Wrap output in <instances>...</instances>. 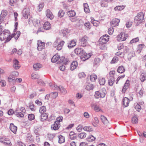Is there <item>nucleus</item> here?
<instances>
[{"mask_svg":"<svg viewBox=\"0 0 146 146\" xmlns=\"http://www.w3.org/2000/svg\"><path fill=\"white\" fill-rule=\"evenodd\" d=\"M15 34H13L10 36L9 31L8 30H4L0 34V40H3L6 39L5 41L8 42L15 35Z\"/></svg>","mask_w":146,"mask_h":146,"instance_id":"f257e3e1","label":"nucleus"},{"mask_svg":"<svg viewBox=\"0 0 146 146\" xmlns=\"http://www.w3.org/2000/svg\"><path fill=\"white\" fill-rule=\"evenodd\" d=\"M144 15L143 12H139L137 13L134 18V23L136 25L138 26L144 21Z\"/></svg>","mask_w":146,"mask_h":146,"instance_id":"f03ea898","label":"nucleus"},{"mask_svg":"<svg viewBox=\"0 0 146 146\" xmlns=\"http://www.w3.org/2000/svg\"><path fill=\"white\" fill-rule=\"evenodd\" d=\"M109 37L108 35H105L100 38L99 39V44L100 45H101L100 46V48L101 49L103 50L105 49L106 46L105 44L109 40Z\"/></svg>","mask_w":146,"mask_h":146,"instance_id":"7ed1b4c3","label":"nucleus"},{"mask_svg":"<svg viewBox=\"0 0 146 146\" xmlns=\"http://www.w3.org/2000/svg\"><path fill=\"white\" fill-rule=\"evenodd\" d=\"M49 85L51 88L54 90H57L58 92H61L64 94H65L67 92L66 89L62 86H58L57 85L54 84H52V83H51L49 84Z\"/></svg>","mask_w":146,"mask_h":146,"instance_id":"20e7f679","label":"nucleus"},{"mask_svg":"<svg viewBox=\"0 0 146 146\" xmlns=\"http://www.w3.org/2000/svg\"><path fill=\"white\" fill-rule=\"evenodd\" d=\"M106 94V89L104 88H102L99 91H97L95 92L94 96L95 98L97 99L100 97L103 98L105 97Z\"/></svg>","mask_w":146,"mask_h":146,"instance_id":"39448f33","label":"nucleus"},{"mask_svg":"<svg viewBox=\"0 0 146 146\" xmlns=\"http://www.w3.org/2000/svg\"><path fill=\"white\" fill-rule=\"evenodd\" d=\"M64 42V41L58 42V40H56L54 42V47L56 48L57 50H60L62 49Z\"/></svg>","mask_w":146,"mask_h":146,"instance_id":"423d86ee","label":"nucleus"},{"mask_svg":"<svg viewBox=\"0 0 146 146\" xmlns=\"http://www.w3.org/2000/svg\"><path fill=\"white\" fill-rule=\"evenodd\" d=\"M88 40V37L86 36H84L79 40V42L81 46L83 47L87 46L88 45L87 44Z\"/></svg>","mask_w":146,"mask_h":146,"instance_id":"0eeeda50","label":"nucleus"},{"mask_svg":"<svg viewBox=\"0 0 146 146\" xmlns=\"http://www.w3.org/2000/svg\"><path fill=\"white\" fill-rule=\"evenodd\" d=\"M30 14V10L29 8H26L23 9L22 12V15L25 19H28V16Z\"/></svg>","mask_w":146,"mask_h":146,"instance_id":"6e6552de","label":"nucleus"},{"mask_svg":"<svg viewBox=\"0 0 146 146\" xmlns=\"http://www.w3.org/2000/svg\"><path fill=\"white\" fill-rule=\"evenodd\" d=\"M37 45L38 46L37 49L38 50L41 51L44 48L45 43L42 42L41 41L38 40Z\"/></svg>","mask_w":146,"mask_h":146,"instance_id":"1a4fd4ad","label":"nucleus"},{"mask_svg":"<svg viewBox=\"0 0 146 146\" xmlns=\"http://www.w3.org/2000/svg\"><path fill=\"white\" fill-rule=\"evenodd\" d=\"M117 37L118 39L121 41H124L127 38V36L126 34L121 33L117 35Z\"/></svg>","mask_w":146,"mask_h":146,"instance_id":"9d476101","label":"nucleus"},{"mask_svg":"<svg viewBox=\"0 0 146 146\" xmlns=\"http://www.w3.org/2000/svg\"><path fill=\"white\" fill-rule=\"evenodd\" d=\"M60 123H58V122L55 121L51 125V129L52 130H57L60 127Z\"/></svg>","mask_w":146,"mask_h":146,"instance_id":"9b49d317","label":"nucleus"},{"mask_svg":"<svg viewBox=\"0 0 146 146\" xmlns=\"http://www.w3.org/2000/svg\"><path fill=\"white\" fill-rule=\"evenodd\" d=\"M0 141L3 143L5 145H11V143L9 139L6 138H1L0 139Z\"/></svg>","mask_w":146,"mask_h":146,"instance_id":"f8f14e48","label":"nucleus"},{"mask_svg":"<svg viewBox=\"0 0 146 146\" xmlns=\"http://www.w3.org/2000/svg\"><path fill=\"white\" fill-rule=\"evenodd\" d=\"M120 22V20L118 19H113L111 22L110 23L112 27H115L118 25L119 23Z\"/></svg>","mask_w":146,"mask_h":146,"instance_id":"ddd939ff","label":"nucleus"},{"mask_svg":"<svg viewBox=\"0 0 146 146\" xmlns=\"http://www.w3.org/2000/svg\"><path fill=\"white\" fill-rule=\"evenodd\" d=\"M78 65V63L77 61H73L70 66V69L71 71H73L76 69Z\"/></svg>","mask_w":146,"mask_h":146,"instance_id":"4468645a","label":"nucleus"},{"mask_svg":"<svg viewBox=\"0 0 146 146\" xmlns=\"http://www.w3.org/2000/svg\"><path fill=\"white\" fill-rule=\"evenodd\" d=\"M19 63L17 59H15L13 60V67L15 69H18L20 68V66Z\"/></svg>","mask_w":146,"mask_h":146,"instance_id":"2eb2a0df","label":"nucleus"},{"mask_svg":"<svg viewBox=\"0 0 146 146\" xmlns=\"http://www.w3.org/2000/svg\"><path fill=\"white\" fill-rule=\"evenodd\" d=\"M101 120L102 122L105 125H107L109 124V121L106 117L103 115H101Z\"/></svg>","mask_w":146,"mask_h":146,"instance_id":"dca6fc26","label":"nucleus"},{"mask_svg":"<svg viewBox=\"0 0 146 146\" xmlns=\"http://www.w3.org/2000/svg\"><path fill=\"white\" fill-rule=\"evenodd\" d=\"M129 81L128 80H127L122 90V92L123 93H125L126 90L129 88Z\"/></svg>","mask_w":146,"mask_h":146,"instance_id":"f3484780","label":"nucleus"},{"mask_svg":"<svg viewBox=\"0 0 146 146\" xmlns=\"http://www.w3.org/2000/svg\"><path fill=\"white\" fill-rule=\"evenodd\" d=\"M7 11L6 10H3L2 11L0 15V24L1 23V21H3V18L5 17L7 15Z\"/></svg>","mask_w":146,"mask_h":146,"instance_id":"a211bd4d","label":"nucleus"},{"mask_svg":"<svg viewBox=\"0 0 146 146\" xmlns=\"http://www.w3.org/2000/svg\"><path fill=\"white\" fill-rule=\"evenodd\" d=\"M17 127L14 125L12 123L10 124V130L14 133H15L17 130Z\"/></svg>","mask_w":146,"mask_h":146,"instance_id":"6ab92c4d","label":"nucleus"},{"mask_svg":"<svg viewBox=\"0 0 146 146\" xmlns=\"http://www.w3.org/2000/svg\"><path fill=\"white\" fill-rule=\"evenodd\" d=\"M91 106L92 107H94V110L96 112L103 111L97 105L92 104L91 105Z\"/></svg>","mask_w":146,"mask_h":146,"instance_id":"aec40b11","label":"nucleus"},{"mask_svg":"<svg viewBox=\"0 0 146 146\" xmlns=\"http://www.w3.org/2000/svg\"><path fill=\"white\" fill-rule=\"evenodd\" d=\"M46 13V16L48 18H50V19H52L53 18V16L50 10H47Z\"/></svg>","mask_w":146,"mask_h":146,"instance_id":"412c9836","label":"nucleus"},{"mask_svg":"<svg viewBox=\"0 0 146 146\" xmlns=\"http://www.w3.org/2000/svg\"><path fill=\"white\" fill-rule=\"evenodd\" d=\"M123 104L125 106V107H127L129 105V99L125 97L123 99Z\"/></svg>","mask_w":146,"mask_h":146,"instance_id":"4be33fe9","label":"nucleus"},{"mask_svg":"<svg viewBox=\"0 0 146 146\" xmlns=\"http://www.w3.org/2000/svg\"><path fill=\"white\" fill-rule=\"evenodd\" d=\"M40 116V120L41 121H44L47 118L48 115L46 113H42Z\"/></svg>","mask_w":146,"mask_h":146,"instance_id":"5701e85b","label":"nucleus"},{"mask_svg":"<svg viewBox=\"0 0 146 146\" xmlns=\"http://www.w3.org/2000/svg\"><path fill=\"white\" fill-rule=\"evenodd\" d=\"M76 44V42L75 40H73L70 42V43L68 45V46L69 48H70L75 46Z\"/></svg>","mask_w":146,"mask_h":146,"instance_id":"b1692460","label":"nucleus"},{"mask_svg":"<svg viewBox=\"0 0 146 146\" xmlns=\"http://www.w3.org/2000/svg\"><path fill=\"white\" fill-rule=\"evenodd\" d=\"M42 67V65L39 63L35 64L33 66V68L35 70H38Z\"/></svg>","mask_w":146,"mask_h":146,"instance_id":"393cba45","label":"nucleus"},{"mask_svg":"<svg viewBox=\"0 0 146 146\" xmlns=\"http://www.w3.org/2000/svg\"><path fill=\"white\" fill-rule=\"evenodd\" d=\"M44 29L46 30H48L50 28V25L48 22H45L44 25Z\"/></svg>","mask_w":146,"mask_h":146,"instance_id":"a878e982","label":"nucleus"},{"mask_svg":"<svg viewBox=\"0 0 146 146\" xmlns=\"http://www.w3.org/2000/svg\"><path fill=\"white\" fill-rule=\"evenodd\" d=\"M67 15L70 17H73L76 15V13L74 10H71L67 12Z\"/></svg>","mask_w":146,"mask_h":146,"instance_id":"bb28decb","label":"nucleus"},{"mask_svg":"<svg viewBox=\"0 0 146 146\" xmlns=\"http://www.w3.org/2000/svg\"><path fill=\"white\" fill-rule=\"evenodd\" d=\"M60 58V56L57 54L54 55L52 57L51 61L52 62H55L58 60Z\"/></svg>","mask_w":146,"mask_h":146,"instance_id":"cd10ccee","label":"nucleus"},{"mask_svg":"<svg viewBox=\"0 0 146 146\" xmlns=\"http://www.w3.org/2000/svg\"><path fill=\"white\" fill-rule=\"evenodd\" d=\"M75 53L77 54H81L84 52L83 49L79 48H76L74 50Z\"/></svg>","mask_w":146,"mask_h":146,"instance_id":"c85d7f7f","label":"nucleus"},{"mask_svg":"<svg viewBox=\"0 0 146 146\" xmlns=\"http://www.w3.org/2000/svg\"><path fill=\"white\" fill-rule=\"evenodd\" d=\"M58 142L60 143H62L65 142L64 137L62 135H58Z\"/></svg>","mask_w":146,"mask_h":146,"instance_id":"c756f323","label":"nucleus"},{"mask_svg":"<svg viewBox=\"0 0 146 146\" xmlns=\"http://www.w3.org/2000/svg\"><path fill=\"white\" fill-rule=\"evenodd\" d=\"M100 59L99 58H96L94 60L93 66L95 67H97L99 65Z\"/></svg>","mask_w":146,"mask_h":146,"instance_id":"7c9ffc66","label":"nucleus"},{"mask_svg":"<svg viewBox=\"0 0 146 146\" xmlns=\"http://www.w3.org/2000/svg\"><path fill=\"white\" fill-rule=\"evenodd\" d=\"M125 71V69L122 66H119L117 69V72L119 73H122Z\"/></svg>","mask_w":146,"mask_h":146,"instance_id":"2f4dec72","label":"nucleus"},{"mask_svg":"<svg viewBox=\"0 0 146 146\" xmlns=\"http://www.w3.org/2000/svg\"><path fill=\"white\" fill-rule=\"evenodd\" d=\"M34 26L36 27H38L40 25V21L38 20H34L33 21Z\"/></svg>","mask_w":146,"mask_h":146,"instance_id":"473e14b6","label":"nucleus"},{"mask_svg":"<svg viewBox=\"0 0 146 146\" xmlns=\"http://www.w3.org/2000/svg\"><path fill=\"white\" fill-rule=\"evenodd\" d=\"M84 11L86 13H88L90 11V9L88 4L86 3L84 4Z\"/></svg>","mask_w":146,"mask_h":146,"instance_id":"72a5a7b5","label":"nucleus"},{"mask_svg":"<svg viewBox=\"0 0 146 146\" xmlns=\"http://www.w3.org/2000/svg\"><path fill=\"white\" fill-rule=\"evenodd\" d=\"M87 141L90 142H92L94 141L96 138L92 135H89L87 138Z\"/></svg>","mask_w":146,"mask_h":146,"instance_id":"f704fd0d","label":"nucleus"},{"mask_svg":"<svg viewBox=\"0 0 146 146\" xmlns=\"http://www.w3.org/2000/svg\"><path fill=\"white\" fill-rule=\"evenodd\" d=\"M106 80L104 78L100 77L99 78V82L101 85H104L105 84Z\"/></svg>","mask_w":146,"mask_h":146,"instance_id":"c9c22d12","label":"nucleus"},{"mask_svg":"<svg viewBox=\"0 0 146 146\" xmlns=\"http://www.w3.org/2000/svg\"><path fill=\"white\" fill-rule=\"evenodd\" d=\"M140 78L141 81L143 82L146 80V75L144 73H142L141 75Z\"/></svg>","mask_w":146,"mask_h":146,"instance_id":"e433bc0d","label":"nucleus"},{"mask_svg":"<svg viewBox=\"0 0 146 146\" xmlns=\"http://www.w3.org/2000/svg\"><path fill=\"white\" fill-rule=\"evenodd\" d=\"M108 2L107 0L102 1L101 2V5L102 7H106L108 6Z\"/></svg>","mask_w":146,"mask_h":146,"instance_id":"4c0bfd02","label":"nucleus"},{"mask_svg":"<svg viewBox=\"0 0 146 146\" xmlns=\"http://www.w3.org/2000/svg\"><path fill=\"white\" fill-rule=\"evenodd\" d=\"M115 78H114L111 77L109 78L108 80V84L110 86H112L114 82Z\"/></svg>","mask_w":146,"mask_h":146,"instance_id":"58836bf2","label":"nucleus"},{"mask_svg":"<svg viewBox=\"0 0 146 146\" xmlns=\"http://www.w3.org/2000/svg\"><path fill=\"white\" fill-rule=\"evenodd\" d=\"M94 88V86L92 84H89L87 85L86 89L87 90H92Z\"/></svg>","mask_w":146,"mask_h":146,"instance_id":"ea45409f","label":"nucleus"},{"mask_svg":"<svg viewBox=\"0 0 146 146\" xmlns=\"http://www.w3.org/2000/svg\"><path fill=\"white\" fill-rule=\"evenodd\" d=\"M97 79V76L94 74H92L90 76V80L92 82L95 81Z\"/></svg>","mask_w":146,"mask_h":146,"instance_id":"a19ab883","label":"nucleus"},{"mask_svg":"<svg viewBox=\"0 0 146 146\" xmlns=\"http://www.w3.org/2000/svg\"><path fill=\"white\" fill-rule=\"evenodd\" d=\"M31 78L33 79H38L39 78V75L37 73H33L31 74Z\"/></svg>","mask_w":146,"mask_h":146,"instance_id":"79ce46f5","label":"nucleus"},{"mask_svg":"<svg viewBox=\"0 0 146 146\" xmlns=\"http://www.w3.org/2000/svg\"><path fill=\"white\" fill-rule=\"evenodd\" d=\"M86 133L84 132H82L78 135L79 138L80 139H84L86 137Z\"/></svg>","mask_w":146,"mask_h":146,"instance_id":"37998d69","label":"nucleus"},{"mask_svg":"<svg viewBox=\"0 0 146 146\" xmlns=\"http://www.w3.org/2000/svg\"><path fill=\"white\" fill-rule=\"evenodd\" d=\"M46 111V108L45 106H43L41 107L39 109V111L40 113H45Z\"/></svg>","mask_w":146,"mask_h":146,"instance_id":"c03bdc74","label":"nucleus"},{"mask_svg":"<svg viewBox=\"0 0 146 146\" xmlns=\"http://www.w3.org/2000/svg\"><path fill=\"white\" fill-rule=\"evenodd\" d=\"M83 129L85 131L90 132L93 130L92 129L90 126H85L83 127Z\"/></svg>","mask_w":146,"mask_h":146,"instance_id":"a18cd8bd","label":"nucleus"},{"mask_svg":"<svg viewBox=\"0 0 146 146\" xmlns=\"http://www.w3.org/2000/svg\"><path fill=\"white\" fill-rule=\"evenodd\" d=\"M118 58L117 56H115L113 58L111 62V64L116 63L118 61Z\"/></svg>","mask_w":146,"mask_h":146,"instance_id":"49530a36","label":"nucleus"},{"mask_svg":"<svg viewBox=\"0 0 146 146\" xmlns=\"http://www.w3.org/2000/svg\"><path fill=\"white\" fill-rule=\"evenodd\" d=\"M139 40V38L138 37H136L134 38H133L132 40H131L130 42V43L131 44L135 43L137 42H138Z\"/></svg>","mask_w":146,"mask_h":146,"instance_id":"de8ad7c7","label":"nucleus"},{"mask_svg":"<svg viewBox=\"0 0 146 146\" xmlns=\"http://www.w3.org/2000/svg\"><path fill=\"white\" fill-rule=\"evenodd\" d=\"M64 14V12L62 10H60L59 11L58 13V16L60 17H63Z\"/></svg>","mask_w":146,"mask_h":146,"instance_id":"09e8293b","label":"nucleus"},{"mask_svg":"<svg viewBox=\"0 0 146 146\" xmlns=\"http://www.w3.org/2000/svg\"><path fill=\"white\" fill-rule=\"evenodd\" d=\"M62 34H63V36H64L68 34L69 32L68 30L66 29H64L62 30Z\"/></svg>","mask_w":146,"mask_h":146,"instance_id":"8fccbe9b","label":"nucleus"},{"mask_svg":"<svg viewBox=\"0 0 146 146\" xmlns=\"http://www.w3.org/2000/svg\"><path fill=\"white\" fill-rule=\"evenodd\" d=\"M44 6V3L43 2H41L39 5L38 7V10L39 11H41L42 10Z\"/></svg>","mask_w":146,"mask_h":146,"instance_id":"3c124183","label":"nucleus"},{"mask_svg":"<svg viewBox=\"0 0 146 146\" xmlns=\"http://www.w3.org/2000/svg\"><path fill=\"white\" fill-rule=\"evenodd\" d=\"M124 8L123 6H118L115 7L114 8V9L115 11H120L122 10Z\"/></svg>","mask_w":146,"mask_h":146,"instance_id":"603ef678","label":"nucleus"},{"mask_svg":"<svg viewBox=\"0 0 146 146\" xmlns=\"http://www.w3.org/2000/svg\"><path fill=\"white\" fill-rule=\"evenodd\" d=\"M50 95L53 98H56L58 96V93L57 92H52L50 94Z\"/></svg>","mask_w":146,"mask_h":146,"instance_id":"864d4df0","label":"nucleus"},{"mask_svg":"<svg viewBox=\"0 0 146 146\" xmlns=\"http://www.w3.org/2000/svg\"><path fill=\"white\" fill-rule=\"evenodd\" d=\"M14 113L18 117H23L24 116L23 114L21 112H17L15 111L14 112Z\"/></svg>","mask_w":146,"mask_h":146,"instance_id":"5fc2aeb1","label":"nucleus"},{"mask_svg":"<svg viewBox=\"0 0 146 146\" xmlns=\"http://www.w3.org/2000/svg\"><path fill=\"white\" fill-rule=\"evenodd\" d=\"M17 1V0H10L9 4L11 6H13L16 3Z\"/></svg>","mask_w":146,"mask_h":146,"instance_id":"6e6d98bb","label":"nucleus"},{"mask_svg":"<svg viewBox=\"0 0 146 146\" xmlns=\"http://www.w3.org/2000/svg\"><path fill=\"white\" fill-rule=\"evenodd\" d=\"M29 107L30 109L32 111H34L35 109H34V105L31 103H29Z\"/></svg>","mask_w":146,"mask_h":146,"instance_id":"4d7b16f0","label":"nucleus"},{"mask_svg":"<svg viewBox=\"0 0 146 146\" xmlns=\"http://www.w3.org/2000/svg\"><path fill=\"white\" fill-rule=\"evenodd\" d=\"M37 83L39 85L42 86H44L45 85V83L42 80L40 79L38 80Z\"/></svg>","mask_w":146,"mask_h":146,"instance_id":"13d9d810","label":"nucleus"},{"mask_svg":"<svg viewBox=\"0 0 146 146\" xmlns=\"http://www.w3.org/2000/svg\"><path fill=\"white\" fill-rule=\"evenodd\" d=\"M138 119L136 117H133L131 119V121L133 123H136L137 122Z\"/></svg>","mask_w":146,"mask_h":146,"instance_id":"bf43d9fd","label":"nucleus"},{"mask_svg":"<svg viewBox=\"0 0 146 146\" xmlns=\"http://www.w3.org/2000/svg\"><path fill=\"white\" fill-rule=\"evenodd\" d=\"M63 117L62 116H60L58 117L55 121L58 122V123H60V122L62 121Z\"/></svg>","mask_w":146,"mask_h":146,"instance_id":"052dcab7","label":"nucleus"},{"mask_svg":"<svg viewBox=\"0 0 146 146\" xmlns=\"http://www.w3.org/2000/svg\"><path fill=\"white\" fill-rule=\"evenodd\" d=\"M86 76V75L84 72H81L79 74L78 77L79 78H84Z\"/></svg>","mask_w":146,"mask_h":146,"instance_id":"680f3d73","label":"nucleus"},{"mask_svg":"<svg viewBox=\"0 0 146 146\" xmlns=\"http://www.w3.org/2000/svg\"><path fill=\"white\" fill-rule=\"evenodd\" d=\"M28 119L30 120H33L35 118V116L33 114H29L28 116Z\"/></svg>","mask_w":146,"mask_h":146,"instance_id":"e2e57ef3","label":"nucleus"},{"mask_svg":"<svg viewBox=\"0 0 146 146\" xmlns=\"http://www.w3.org/2000/svg\"><path fill=\"white\" fill-rule=\"evenodd\" d=\"M113 31L114 29L113 28V27H111L109 29L108 32L109 34L111 35L113 34Z\"/></svg>","mask_w":146,"mask_h":146,"instance_id":"0e129e2a","label":"nucleus"},{"mask_svg":"<svg viewBox=\"0 0 146 146\" xmlns=\"http://www.w3.org/2000/svg\"><path fill=\"white\" fill-rule=\"evenodd\" d=\"M135 108L136 110L138 111H139L141 109V106L138 104H137Z\"/></svg>","mask_w":146,"mask_h":146,"instance_id":"69168bd1","label":"nucleus"},{"mask_svg":"<svg viewBox=\"0 0 146 146\" xmlns=\"http://www.w3.org/2000/svg\"><path fill=\"white\" fill-rule=\"evenodd\" d=\"M115 73V71H111L109 73V75L110 76V78H111V77L114 78V75Z\"/></svg>","mask_w":146,"mask_h":146,"instance_id":"338daca9","label":"nucleus"},{"mask_svg":"<svg viewBox=\"0 0 146 146\" xmlns=\"http://www.w3.org/2000/svg\"><path fill=\"white\" fill-rule=\"evenodd\" d=\"M82 126L81 125H79L76 127V130L78 132H80L82 131Z\"/></svg>","mask_w":146,"mask_h":146,"instance_id":"774afa93","label":"nucleus"}]
</instances>
